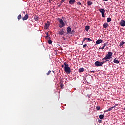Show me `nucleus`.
Masks as SVG:
<instances>
[{
	"instance_id": "nucleus-1",
	"label": "nucleus",
	"mask_w": 125,
	"mask_h": 125,
	"mask_svg": "<svg viewBox=\"0 0 125 125\" xmlns=\"http://www.w3.org/2000/svg\"><path fill=\"white\" fill-rule=\"evenodd\" d=\"M58 20L60 23V24H59V28H63V27H65L66 25L65 24V22H64V21L60 18H58Z\"/></svg>"
},
{
	"instance_id": "nucleus-2",
	"label": "nucleus",
	"mask_w": 125,
	"mask_h": 125,
	"mask_svg": "<svg viewBox=\"0 0 125 125\" xmlns=\"http://www.w3.org/2000/svg\"><path fill=\"white\" fill-rule=\"evenodd\" d=\"M112 56H113V53L111 52H108V53L105 55V57L103 58V60H105V59H107V60H109V59H111V58H112Z\"/></svg>"
},
{
	"instance_id": "nucleus-3",
	"label": "nucleus",
	"mask_w": 125,
	"mask_h": 125,
	"mask_svg": "<svg viewBox=\"0 0 125 125\" xmlns=\"http://www.w3.org/2000/svg\"><path fill=\"white\" fill-rule=\"evenodd\" d=\"M99 11L100 12H101V13L102 14V17L103 18H104L105 17V9H102V8L99 9Z\"/></svg>"
},
{
	"instance_id": "nucleus-4",
	"label": "nucleus",
	"mask_w": 125,
	"mask_h": 125,
	"mask_svg": "<svg viewBox=\"0 0 125 125\" xmlns=\"http://www.w3.org/2000/svg\"><path fill=\"white\" fill-rule=\"evenodd\" d=\"M102 63L98 61H96L95 62V66L96 67H102Z\"/></svg>"
},
{
	"instance_id": "nucleus-5",
	"label": "nucleus",
	"mask_w": 125,
	"mask_h": 125,
	"mask_svg": "<svg viewBox=\"0 0 125 125\" xmlns=\"http://www.w3.org/2000/svg\"><path fill=\"white\" fill-rule=\"evenodd\" d=\"M49 26H50V22H47V23H45V26L44 27V30H47L49 28Z\"/></svg>"
},
{
	"instance_id": "nucleus-6",
	"label": "nucleus",
	"mask_w": 125,
	"mask_h": 125,
	"mask_svg": "<svg viewBox=\"0 0 125 125\" xmlns=\"http://www.w3.org/2000/svg\"><path fill=\"white\" fill-rule=\"evenodd\" d=\"M58 34L60 35V36H63V35L65 34V32L63 29H60V31H58Z\"/></svg>"
},
{
	"instance_id": "nucleus-7",
	"label": "nucleus",
	"mask_w": 125,
	"mask_h": 125,
	"mask_svg": "<svg viewBox=\"0 0 125 125\" xmlns=\"http://www.w3.org/2000/svg\"><path fill=\"white\" fill-rule=\"evenodd\" d=\"M64 71L65 72H66L67 74H70L71 73V68L68 67L67 68H64Z\"/></svg>"
},
{
	"instance_id": "nucleus-8",
	"label": "nucleus",
	"mask_w": 125,
	"mask_h": 125,
	"mask_svg": "<svg viewBox=\"0 0 125 125\" xmlns=\"http://www.w3.org/2000/svg\"><path fill=\"white\" fill-rule=\"evenodd\" d=\"M46 39H47V40H48V42L49 44H51V43H52V41H51V40H50V37L46 36Z\"/></svg>"
},
{
	"instance_id": "nucleus-9",
	"label": "nucleus",
	"mask_w": 125,
	"mask_h": 125,
	"mask_svg": "<svg viewBox=\"0 0 125 125\" xmlns=\"http://www.w3.org/2000/svg\"><path fill=\"white\" fill-rule=\"evenodd\" d=\"M120 25H121L122 27L125 26V21L124 20H122L120 22Z\"/></svg>"
},
{
	"instance_id": "nucleus-10",
	"label": "nucleus",
	"mask_w": 125,
	"mask_h": 125,
	"mask_svg": "<svg viewBox=\"0 0 125 125\" xmlns=\"http://www.w3.org/2000/svg\"><path fill=\"white\" fill-rule=\"evenodd\" d=\"M103 40L102 39H99L96 42V44H100V43H102Z\"/></svg>"
},
{
	"instance_id": "nucleus-11",
	"label": "nucleus",
	"mask_w": 125,
	"mask_h": 125,
	"mask_svg": "<svg viewBox=\"0 0 125 125\" xmlns=\"http://www.w3.org/2000/svg\"><path fill=\"white\" fill-rule=\"evenodd\" d=\"M28 18H29V15L26 14L24 16V17L22 18V20H23V21H24V20H27V19H28Z\"/></svg>"
},
{
	"instance_id": "nucleus-12",
	"label": "nucleus",
	"mask_w": 125,
	"mask_h": 125,
	"mask_svg": "<svg viewBox=\"0 0 125 125\" xmlns=\"http://www.w3.org/2000/svg\"><path fill=\"white\" fill-rule=\"evenodd\" d=\"M72 32V28L71 27H67V34H70Z\"/></svg>"
},
{
	"instance_id": "nucleus-13",
	"label": "nucleus",
	"mask_w": 125,
	"mask_h": 125,
	"mask_svg": "<svg viewBox=\"0 0 125 125\" xmlns=\"http://www.w3.org/2000/svg\"><path fill=\"white\" fill-rule=\"evenodd\" d=\"M103 59H102V62H101L102 65H103V64H104V63H106L107 61H109V60H107V59H104V60H103Z\"/></svg>"
},
{
	"instance_id": "nucleus-14",
	"label": "nucleus",
	"mask_w": 125,
	"mask_h": 125,
	"mask_svg": "<svg viewBox=\"0 0 125 125\" xmlns=\"http://www.w3.org/2000/svg\"><path fill=\"white\" fill-rule=\"evenodd\" d=\"M113 62H114L115 64H119L120 62H119V60H117V59L115 58L113 60Z\"/></svg>"
},
{
	"instance_id": "nucleus-15",
	"label": "nucleus",
	"mask_w": 125,
	"mask_h": 125,
	"mask_svg": "<svg viewBox=\"0 0 125 125\" xmlns=\"http://www.w3.org/2000/svg\"><path fill=\"white\" fill-rule=\"evenodd\" d=\"M75 2H76V0H70L69 1L70 4H74Z\"/></svg>"
},
{
	"instance_id": "nucleus-16",
	"label": "nucleus",
	"mask_w": 125,
	"mask_h": 125,
	"mask_svg": "<svg viewBox=\"0 0 125 125\" xmlns=\"http://www.w3.org/2000/svg\"><path fill=\"white\" fill-rule=\"evenodd\" d=\"M107 45H108V42H105L103 46L101 48V49L103 50L104 49V48H105V47H106V46H107Z\"/></svg>"
},
{
	"instance_id": "nucleus-17",
	"label": "nucleus",
	"mask_w": 125,
	"mask_h": 125,
	"mask_svg": "<svg viewBox=\"0 0 125 125\" xmlns=\"http://www.w3.org/2000/svg\"><path fill=\"white\" fill-rule=\"evenodd\" d=\"M78 71L79 73H82V72H84V68H81L78 70Z\"/></svg>"
},
{
	"instance_id": "nucleus-18",
	"label": "nucleus",
	"mask_w": 125,
	"mask_h": 125,
	"mask_svg": "<svg viewBox=\"0 0 125 125\" xmlns=\"http://www.w3.org/2000/svg\"><path fill=\"white\" fill-rule=\"evenodd\" d=\"M104 115H105V114H104L103 115L101 114L99 115V118L100 120H103V119H104Z\"/></svg>"
},
{
	"instance_id": "nucleus-19",
	"label": "nucleus",
	"mask_w": 125,
	"mask_h": 125,
	"mask_svg": "<svg viewBox=\"0 0 125 125\" xmlns=\"http://www.w3.org/2000/svg\"><path fill=\"white\" fill-rule=\"evenodd\" d=\"M124 44H125V42H124V41H122L119 44V46H122Z\"/></svg>"
},
{
	"instance_id": "nucleus-20",
	"label": "nucleus",
	"mask_w": 125,
	"mask_h": 125,
	"mask_svg": "<svg viewBox=\"0 0 125 125\" xmlns=\"http://www.w3.org/2000/svg\"><path fill=\"white\" fill-rule=\"evenodd\" d=\"M89 29H90V26H85V31H86V32H88V30H89Z\"/></svg>"
},
{
	"instance_id": "nucleus-21",
	"label": "nucleus",
	"mask_w": 125,
	"mask_h": 125,
	"mask_svg": "<svg viewBox=\"0 0 125 125\" xmlns=\"http://www.w3.org/2000/svg\"><path fill=\"white\" fill-rule=\"evenodd\" d=\"M67 68H70L69 67V64H67V63H64V69H67Z\"/></svg>"
},
{
	"instance_id": "nucleus-22",
	"label": "nucleus",
	"mask_w": 125,
	"mask_h": 125,
	"mask_svg": "<svg viewBox=\"0 0 125 125\" xmlns=\"http://www.w3.org/2000/svg\"><path fill=\"white\" fill-rule=\"evenodd\" d=\"M108 23H104L103 25V28H108Z\"/></svg>"
},
{
	"instance_id": "nucleus-23",
	"label": "nucleus",
	"mask_w": 125,
	"mask_h": 125,
	"mask_svg": "<svg viewBox=\"0 0 125 125\" xmlns=\"http://www.w3.org/2000/svg\"><path fill=\"white\" fill-rule=\"evenodd\" d=\"M112 110H113V107H111V108H110L109 109L106 110H105V111H104V113H107V112H109V111H112Z\"/></svg>"
},
{
	"instance_id": "nucleus-24",
	"label": "nucleus",
	"mask_w": 125,
	"mask_h": 125,
	"mask_svg": "<svg viewBox=\"0 0 125 125\" xmlns=\"http://www.w3.org/2000/svg\"><path fill=\"white\" fill-rule=\"evenodd\" d=\"M34 18L35 21H38V20H39V16H34Z\"/></svg>"
},
{
	"instance_id": "nucleus-25",
	"label": "nucleus",
	"mask_w": 125,
	"mask_h": 125,
	"mask_svg": "<svg viewBox=\"0 0 125 125\" xmlns=\"http://www.w3.org/2000/svg\"><path fill=\"white\" fill-rule=\"evenodd\" d=\"M107 23H110V22L112 21V19H111V18H107Z\"/></svg>"
},
{
	"instance_id": "nucleus-26",
	"label": "nucleus",
	"mask_w": 125,
	"mask_h": 125,
	"mask_svg": "<svg viewBox=\"0 0 125 125\" xmlns=\"http://www.w3.org/2000/svg\"><path fill=\"white\" fill-rule=\"evenodd\" d=\"M60 87L62 89H63V88L64 87V84H63V83H61Z\"/></svg>"
},
{
	"instance_id": "nucleus-27",
	"label": "nucleus",
	"mask_w": 125,
	"mask_h": 125,
	"mask_svg": "<svg viewBox=\"0 0 125 125\" xmlns=\"http://www.w3.org/2000/svg\"><path fill=\"white\" fill-rule=\"evenodd\" d=\"M87 4H88V5H89V6H90V5H91V4H92V2H91L90 1H88Z\"/></svg>"
},
{
	"instance_id": "nucleus-28",
	"label": "nucleus",
	"mask_w": 125,
	"mask_h": 125,
	"mask_svg": "<svg viewBox=\"0 0 125 125\" xmlns=\"http://www.w3.org/2000/svg\"><path fill=\"white\" fill-rule=\"evenodd\" d=\"M85 40H87V39L86 38H84V39L82 41V44H81V45H83V42H85Z\"/></svg>"
},
{
	"instance_id": "nucleus-29",
	"label": "nucleus",
	"mask_w": 125,
	"mask_h": 125,
	"mask_svg": "<svg viewBox=\"0 0 125 125\" xmlns=\"http://www.w3.org/2000/svg\"><path fill=\"white\" fill-rule=\"evenodd\" d=\"M21 17H22V16L21 15H19L17 17L18 20H20L21 19Z\"/></svg>"
},
{
	"instance_id": "nucleus-30",
	"label": "nucleus",
	"mask_w": 125,
	"mask_h": 125,
	"mask_svg": "<svg viewBox=\"0 0 125 125\" xmlns=\"http://www.w3.org/2000/svg\"><path fill=\"white\" fill-rule=\"evenodd\" d=\"M50 73H51V70H49L48 73H46L47 76H49V75H50Z\"/></svg>"
},
{
	"instance_id": "nucleus-31",
	"label": "nucleus",
	"mask_w": 125,
	"mask_h": 125,
	"mask_svg": "<svg viewBox=\"0 0 125 125\" xmlns=\"http://www.w3.org/2000/svg\"><path fill=\"white\" fill-rule=\"evenodd\" d=\"M96 110L97 111H99V110H100V106H97L96 107Z\"/></svg>"
},
{
	"instance_id": "nucleus-32",
	"label": "nucleus",
	"mask_w": 125,
	"mask_h": 125,
	"mask_svg": "<svg viewBox=\"0 0 125 125\" xmlns=\"http://www.w3.org/2000/svg\"><path fill=\"white\" fill-rule=\"evenodd\" d=\"M87 46V44H85L84 45H83V48H85Z\"/></svg>"
},
{
	"instance_id": "nucleus-33",
	"label": "nucleus",
	"mask_w": 125,
	"mask_h": 125,
	"mask_svg": "<svg viewBox=\"0 0 125 125\" xmlns=\"http://www.w3.org/2000/svg\"><path fill=\"white\" fill-rule=\"evenodd\" d=\"M77 5H82V3H81V2H78L77 3Z\"/></svg>"
},
{
	"instance_id": "nucleus-34",
	"label": "nucleus",
	"mask_w": 125,
	"mask_h": 125,
	"mask_svg": "<svg viewBox=\"0 0 125 125\" xmlns=\"http://www.w3.org/2000/svg\"><path fill=\"white\" fill-rule=\"evenodd\" d=\"M66 0H62L61 1V3H63V2H65V1Z\"/></svg>"
},
{
	"instance_id": "nucleus-35",
	"label": "nucleus",
	"mask_w": 125,
	"mask_h": 125,
	"mask_svg": "<svg viewBox=\"0 0 125 125\" xmlns=\"http://www.w3.org/2000/svg\"><path fill=\"white\" fill-rule=\"evenodd\" d=\"M87 40H88V41H89V42H91V41H92V40H91L90 38H86Z\"/></svg>"
},
{
	"instance_id": "nucleus-36",
	"label": "nucleus",
	"mask_w": 125,
	"mask_h": 125,
	"mask_svg": "<svg viewBox=\"0 0 125 125\" xmlns=\"http://www.w3.org/2000/svg\"><path fill=\"white\" fill-rule=\"evenodd\" d=\"M62 4V3H61L60 4L58 5V7H60V6H61Z\"/></svg>"
},
{
	"instance_id": "nucleus-37",
	"label": "nucleus",
	"mask_w": 125,
	"mask_h": 125,
	"mask_svg": "<svg viewBox=\"0 0 125 125\" xmlns=\"http://www.w3.org/2000/svg\"><path fill=\"white\" fill-rule=\"evenodd\" d=\"M62 68H64V67H65V66L64 65H61Z\"/></svg>"
},
{
	"instance_id": "nucleus-38",
	"label": "nucleus",
	"mask_w": 125,
	"mask_h": 125,
	"mask_svg": "<svg viewBox=\"0 0 125 125\" xmlns=\"http://www.w3.org/2000/svg\"><path fill=\"white\" fill-rule=\"evenodd\" d=\"M95 71H94L93 70V71H91V73H95Z\"/></svg>"
},
{
	"instance_id": "nucleus-39",
	"label": "nucleus",
	"mask_w": 125,
	"mask_h": 125,
	"mask_svg": "<svg viewBox=\"0 0 125 125\" xmlns=\"http://www.w3.org/2000/svg\"><path fill=\"white\" fill-rule=\"evenodd\" d=\"M52 1V0H49V2H51Z\"/></svg>"
},
{
	"instance_id": "nucleus-40",
	"label": "nucleus",
	"mask_w": 125,
	"mask_h": 125,
	"mask_svg": "<svg viewBox=\"0 0 125 125\" xmlns=\"http://www.w3.org/2000/svg\"><path fill=\"white\" fill-rule=\"evenodd\" d=\"M104 0V1H109V0Z\"/></svg>"
},
{
	"instance_id": "nucleus-41",
	"label": "nucleus",
	"mask_w": 125,
	"mask_h": 125,
	"mask_svg": "<svg viewBox=\"0 0 125 125\" xmlns=\"http://www.w3.org/2000/svg\"><path fill=\"white\" fill-rule=\"evenodd\" d=\"M46 35H47V37H48V32H47V33H46Z\"/></svg>"
},
{
	"instance_id": "nucleus-42",
	"label": "nucleus",
	"mask_w": 125,
	"mask_h": 125,
	"mask_svg": "<svg viewBox=\"0 0 125 125\" xmlns=\"http://www.w3.org/2000/svg\"><path fill=\"white\" fill-rule=\"evenodd\" d=\"M118 105H120V104H116L115 105V106H118Z\"/></svg>"
},
{
	"instance_id": "nucleus-43",
	"label": "nucleus",
	"mask_w": 125,
	"mask_h": 125,
	"mask_svg": "<svg viewBox=\"0 0 125 125\" xmlns=\"http://www.w3.org/2000/svg\"><path fill=\"white\" fill-rule=\"evenodd\" d=\"M115 107H116V105L113 106V107H112L113 109V108H115Z\"/></svg>"
},
{
	"instance_id": "nucleus-44",
	"label": "nucleus",
	"mask_w": 125,
	"mask_h": 125,
	"mask_svg": "<svg viewBox=\"0 0 125 125\" xmlns=\"http://www.w3.org/2000/svg\"><path fill=\"white\" fill-rule=\"evenodd\" d=\"M123 110L125 111V107L124 108Z\"/></svg>"
},
{
	"instance_id": "nucleus-45",
	"label": "nucleus",
	"mask_w": 125,
	"mask_h": 125,
	"mask_svg": "<svg viewBox=\"0 0 125 125\" xmlns=\"http://www.w3.org/2000/svg\"><path fill=\"white\" fill-rule=\"evenodd\" d=\"M23 13L25 14V13H26V12L24 11Z\"/></svg>"
},
{
	"instance_id": "nucleus-46",
	"label": "nucleus",
	"mask_w": 125,
	"mask_h": 125,
	"mask_svg": "<svg viewBox=\"0 0 125 125\" xmlns=\"http://www.w3.org/2000/svg\"><path fill=\"white\" fill-rule=\"evenodd\" d=\"M99 49H101V48L99 47Z\"/></svg>"
},
{
	"instance_id": "nucleus-47",
	"label": "nucleus",
	"mask_w": 125,
	"mask_h": 125,
	"mask_svg": "<svg viewBox=\"0 0 125 125\" xmlns=\"http://www.w3.org/2000/svg\"><path fill=\"white\" fill-rule=\"evenodd\" d=\"M99 122H101V120H99Z\"/></svg>"
},
{
	"instance_id": "nucleus-48",
	"label": "nucleus",
	"mask_w": 125,
	"mask_h": 125,
	"mask_svg": "<svg viewBox=\"0 0 125 125\" xmlns=\"http://www.w3.org/2000/svg\"><path fill=\"white\" fill-rule=\"evenodd\" d=\"M99 122H101V120H99Z\"/></svg>"
},
{
	"instance_id": "nucleus-49",
	"label": "nucleus",
	"mask_w": 125,
	"mask_h": 125,
	"mask_svg": "<svg viewBox=\"0 0 125 125\" xmlns=\"http://www.w3.org/2000/svg\"><path fill=\"white\" fill-rule=\"evenodd\" d=\"M53 72H54V71H53Z\"/></svg>"
}]
</instances>
